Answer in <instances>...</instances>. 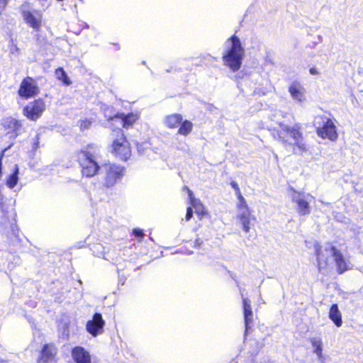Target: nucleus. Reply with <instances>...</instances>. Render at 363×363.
Listing matches in <instances>:
<instances>
[{"mask_svg":"<svg viewBox=\"0 0 363 363\" xmlns=\"http://www.w3.org/2000/svg\"><path fill=\"white\" fill-rule=\"evenodd\" d=\"M323 125L319 127V137L323 139H328L331 142H335L338 138L337 127L332 119V115L325 112L323 115L319 113Z\"/></svg>","mask_w":363,"mask_h":363,"instance_id":"nucleus-6","label":"nucleus"},{"mask_svg":"<svg viewBox=\"0 0 363 363\" xmlns=\"http://www.w3.org/2000/svg\"><path fill=\"white\" fill-rule=\"evenodd\" d=\"M39 140H40V134L38 133V134H36V135L35 137V141L33 142V146H32L33 151H36L39 148V147H40Z\"/></svg>","mask_w":363,"mask_h":363,"instance_id":"nucleus-29","label":"nucleus"},{"mask_svg":"<svg viewBox=\"0 0 363 363\" xmlns=\"http://www.w3.org/2000/svg\"><path fill=\"white\" fill-rule=\"evenodd\" d=\"M190 203H191V206L195 208V211H198V207L203 208V205L201 203V201L196 198H191V201H190Z\"/></svg>","mask_w":363,"mask_h":363,"instance_id":"nucleus-26","label":"nucleus"},{"mask_svg":"<svg viewBox=\"0 0 363 363\" xmlns=\"http://www.w3.org/2000/svg\"><path fill=\"white\" fill-rule=\"evenodd\" d=\"M318 350H319V359H320L321 357V352H322V349H321V347L320 345H319Z\"/></svg>","mask_w":363,"mask_h":363,"instance_id":"nucleus-43","label":"nucleus"},{"mask_svg":"<svg viewBox=\"0 0 363 363\" xmlns=\"http://www.w3.org/2000/svg\"><path fill=\"white\" fill-rule=\"evenodd\" d=\"M45 110V104L41 99L28 103L23 108V114L30 121H36L41 117Z\"/></svg>","mask_w":363,"mask_h":363,"instance_id":"nucleus-7","label":"nucleus"},{"mask_svg":"<svg viewBox=\"0 0 363 363\" xmlns=\"http://www.w3.org/2000/svg\"><path fill=\"white\" fill-rule=\"evenodd\" d=\"M89 124H90V122L84 121V122H83V123H82V127H83L84 128H88Z\"/></svg>","mask_w":363,"mask_h":363,"instance_id":"nucleus-41","label":"nucleus"},{"mask_svg":"<svg viewBox=\"0 0 363 363\" xmlns=\"http://www.w3.org/2000/svg\"><path fill=\"white\" fill-rule=\"evenodd\" d=\"M24 18L27 23L32 28L38 29L40 26V21L30 12L25 11L23 13Z\"/></svg>","mask_w":363,"mask_h":363,"instance_id":"nucleus-22","label":"nucleus"},{"mask_svg":"<svg viewBox=\"0 0 363 363\" xmlns=\"http://www.w3.org/2000/svg\"><path fill=\"white\" fill-rule=\"evenodd\" d=\"M265 62H266V63H269V64H271V65L274 64L272 60L271 59V57L269 56H267L266 57Z\"/></svg>","mask_w":363,"mask_h":363,"instance_id":"nucleus-36","label":"nucleus"},{"mask_svg":"<svg viewBox=\"0 0 363 363\" xmlns=\"http://www.w3.org/2000/svg\"><path fill=\"white\" fill-rule=\"evenodd\" d=\"M125 168L116 164H105L101 166L103 185L111 188L121 182L124 176Z\"/></svg>","mask_w":363,"mask_h":363,"instance_id":"nucleus-4","label":"nucleus"},{"mask_svg":"<svg viewBox=\"0 0 363 363\" xmlns=\"http://www.w3.org/2000/svg\"><path fill=\"white\" fill-rule=\"evenodd\" d=\"M230 186L235 191L236 194H240V190L239 186L236 182L232 181L230 182Z\"/></svg>","mask_w":363,"mask_h":363,"instance_id":"nucleus-31","label":"nucleus"},{"mask_svg":"<svg viewBox=\"0 0 363 363\" xmlns=\"http://www.w3.org/2000/svg\"><path fill=\"white\" fill-rule=\"evenodd\" d=\"M194 243H195V246H198V247H199V246H201V245H202L203 241H202V240H201L200 239H196V240H195Z\"/></svg>","mask_w":363,"mask_h":363,"instance_id":"nucleus-37","label":"nucleus"},{"mask_svg":"<svg viewBox=\"0 0 363 363\" xmlns=\"http://www.w3.org/2000/svg\"><path fill=\"white\" fill-rule=\"evenodd\" d=\"M314 251H315V255L316 256V259H318V243L317 242L314 243Z\"/></svg>","mask_w":363,"mask_h":363,"instance_id":"nucleus-40","label":"nucleus"},{"mask_svg":"<svg viewBox=\"0 0 363 363\" xmlns=\"http://www.w3.org/2000/svg\"><path fill=\"white\" fill-rule=\"evenodd\" d=\"M180 124L181 125L178 130L179 134L187 135L191 132L193 124L190 121L185 120L184 121H182Z\"/></svg>","mask_w":363,"mask_h":363,"instance_id":"nucleus-24","label":"nucleus"},{"mask_svg":"<svg viewBox=\"0 0 363 363\" xmlns=\"http://www.w3.org/2000/svg\"><path fill=\"white\" fill-rule=\"evenodd\" d=\"M182 119L181 114L174 113L166 116L164 123L168 128H174L182 123Z\"/></svg>","mask_w":363,"mask_h":363,"instance_id":"nucleus-20","label":"nucleus"},{"mask_svg":"<svg viewBox=\"0 0 363 363\" xmlns=\"http://www.w3.org/2000/svg\"><path fill=\"white\" fill-rule=\"evenodd\" d=\"M39 93L37 82L30 77H27L21 83L18 94L22 98L28 99L35 96Z\"/></svg>","mask_w":363,"mask_h":363,"instance_id":"nucleus-8","label":"nucleus"},{"mask_svg":"<svg viewBox=\"0 0 363 363\" xmlns=\"http://www.w3.org/2000/svg\"><path fill=\"white\" fill-rule=\"evenodd\" d=\"M291 199L294 203L297 206V210L301 215H306L310 213L309 199L310 195H306L304 193H300L295 191L294 189H291Z\"/></svg>","mask_w":363,"mask_h":363,"instance_id":"nucleus-9","label":"nucleus"},{"mask_svg":"<svg viewBox=\"0 0 363 363\" xmlns=\"http://www.w3.org/2000/svg\"><path fill=\"white\" fill-rule=\"evenodd\" d=\"M136 145L138 153L142 155L147 154V152L150 150V144L145 141L141 143H137Z\"/></svg>","mask_w":363,"mask_h":363,"instance_id":"nucleus-25","label":"nucleus"},{"mask_svg":"<svg viewBox=\"0 0 363 363\" xmlns=\"http://www.w3.org/2000/svg\"><path fill=\"white\" fill-rule=\"evenodd\" d=\"M56 353V348L52 344H45L41 350L40 357L38 362H50L54 359Z\"/></svg>","mask_w":363,"mask_h":363,"instance_id":"nucleus-15","label":"nucleus"},{"mask_svg":"<svg viewBox=\"0 0 363 363\" xmlns=\"http://www.w3.org/2000/svg\"><path fill=\"white\" fill-rule=\"evenodd\" d=\"M302 89H303L300 84L297 82H293L289 88V91L293 99L298 101H301L303 99V93Z\"/></svg>","mask_w":363,"mask_h":363,"instance_id":"nucleus-19","label":"nucleus"},{"mask_svg":"<svg viewBox=\"0 0 363 363\" xmlns=\"http://www.w3.org/2000/svg\"><path fill=\"white\" fill-rule=\"evenodd\" d=\"M188 189L189 197V199H190V201H191V198H195V197L194 196L193 191L189 189Z\"/></svg>","mask_w":363,"mask_h":363,"instance_id":"nucleus-39","label":"nucleus"},{"mask_svg":"<svg viewBox=\"0 0 363 363\" xmlns=\"http://www.w3.org/2000/svg\"><path fill=\"white\" fill-rule=\"evenodd\" d=\"M238 195V198L240 200V204L238 205L239 209H240L241 207L246 208L248 207L244 197L242 196L241 192L240 191V194H236Z\"/></svg>","mask_w":363,"mask_h":363,"instance_id":"nucleus-28","label":"nucleus"},{"mask_svg":"<svg viewBox=\"0 0 363 363\" xmlns=\"http://www.w3.org/2000/svg\"><path fill=\"white\" fill-rule=\"evenodd\" d=\"M4 125L6 128L11 130V132H9L8 133H11L10 138H16L20 134V130L22 128L21 123L12 118H8L5 121Z\"/></svg>","mask_w":363,"mask_h":363,"instance_id":"nucleus-17","label":"nucleus"},{"mask_svg":"<svg viewBox=\"0 0 363 363\" xmlns=\"http://www.w3.org/2000/svg\"><path fill=\"white\" fill-rule=\"evenodd\" d=\"M330 252L334 258L338 274H341L350 269V262L345 259L339 250L331 246Z\"/></svg>","mask_w":363,"mask_h":363,"instance_id":"nucleus-13","label":"nucleus"},{"mask_svg":"<svg viewBox=\"0 0 363 363\" xmlns=\"http://www.w3.org/2000/svg\"><path fill=\"white\" fill-rule=\"evenodd\" d=\"M133 234L134 235V236L135 238H138L140 240H141L143 239V238L144 237L143 230L140 228H135L133 230Z\"/></svg>","mask_w":363,"mask_h":363,"instance_id":"nucleus-27","label":"nucleus"},{"mask_svg":"<svg viewBox=\"0 0 363 363\" xmlns=\"http://www.w3.org/2000/svg\"><path fill=\"white\" fill-rule=\"evenodd\" d=\"M309 71L311 74H315L318 73L315 67H311Z\"/></svg>","mask_w":363,"mask_h":363,"instance_id":"nucleus-42","label":"nucleus"},{"mask_svg":"<svg viewBox=\"0 0 363 363\" xmlns=\"http://www.w3.org/2000/svg\"><path fill=\"white\" fill-rule=\"evenodd\" d=\"M329 318L337 327L342 325V315L337 304H333L329 311Z\"/></svg>","mask_w":363,"mask_h":363,"instance_id":"nucleus-18","label":"nucleus"},{"mask_svg":"<svg viewBox=\"0 0 363 363\" xmlns=\"http://www.w3.org/2000/svg\"><path fill=\"white\" fill-rule=\"evenodd\" d=\"M71 355L75 363H91L89 352L83 347L76 346L72 348Z\"/></svg>","mask_w":363,"mask_h":363,"instance_id":"nucleus-14","label":"nucleus"},{"mask_svg":"<svg viewBox=\"0 0 363 363\" xmlns=\"http://www.w3.org/2000/svg\"><path fill=\"white\" fill-rule=\"evenodd\" d=\"M110 121H115L117 122L119 125L123 126V128H128L132 125L133 123L135 121L136 118L133 113L125 115L123 113L116 114L113 117H110Z\"/></svg>","mask_w":363,"mask_h":363,"instance_id":"nucleus-16","label":"nucleus"},{"mask_svg":"<svg viewBox=\"0 0 363 363\" xmlns=\"http://www.w3.org/2000/svg\"><path fill=\"white\" fill-rule=\"evenodd\" d=\"M125 277L124 276H119L118 277V284L121 285H124L125 282Z\"/></svg>","mask_w":363,"mask_h":363,"instance_id":"nucleus-35","label":"nucleus"},{"mask_svg":"<svg viewBox=\"0 0 363 363\" xmlns=\"http://www.w3.org/2000/svg\"><path fill=\"white\" fill-rule=\"evenodd\" d=\"M8 3V0H0V14L6 8Z\"/></svg>","mask_w":363,"mask_h":363,"instance_id":"nucleus-32","label":"nucleus"},{"mask_svg":"<svg viewBox=\"0 0 363 363\" xmlns=\"http://www.w3.org/2000/svg\"><path fill=\"white\" fill-rule=\"evenodd\" d=\"M56 78L60 80L65 85L69 86L72 84V82L67 74L66 72L62 67H58L55 72Z\"/></svg>","mask_w":363,"mask_h":363,"instance_id":"nucleus-23","label":"nucleus"},{"mask_svg":"<svg viewBox=\"0 0 363 363\" xmlns=\"http://www.w3.org/2000/svg\"><path fill=\"white\" fill-rule=\"evenodd\" d=\"M242 298V308L245 320V336L249 333L252 326L253 313L251 306V301L248 298H245L241 294Z\"/></svg>","mask_w":363,"mask_h":363,"instance_id":"nucleus-12","label":"nucleus"},{"mask_svg":"<svg viewBox=\"0 0 363 363\" xmlns=\"http://www.w3.org/2000/svg\"><path fill=\"white\" fill-rule=\"evenodd\" d=\"M99 149L94 145H89L77 154V160L82 169V174L86 177H92L101 170L97 159Z\"/></svg>","mask_w":363,"mask_h":363,"instance_id":"nucleus-3","label":"nucleus"},{"mask_svg":"<svg viewBox=\"0 0 363 363\" xmlns=\"http://www.w3.org/2000/svg\"><path fill=\"white\" fill-rule=\"evenodd\" d=\"M203 208H201V207H198V211H196V213L198 214V215H203L204 213L203 211Z\"/></svg>","mask_w":363,"mask_h":363,"instance_id":"nucleus-38","label":"nucleus"},{"mask_svg":"<svg viewBox=\"0 0 363 363\" xmlns=\"http://www.w3.org/2000/svg\"><path fill=\"white\" fill-rule=\"evenodd\" d=\"M193 216V209L191 207H188L186 213V220L189 221Z\"/></svg>","mask_w":363,"mask_h":363,"instance_id":"nucleus-30","label":"nucleus"},{"mask_svg":"<svg viewBox=\"0 0 363 363\" xmlns=\"http://www.w3.org/2000/svg\"><path fill=\"white\" fill-rule=\"evenodd\" d=\"M105 321L102 318V315L99 313L94 314L91 320H89L86 323V328L89 333L94 337L102 333Z\"/></svg>","mask_w":363,"mask_h":363,"instance_id":"nucleus-11","label":"nucleus"},{"mask_svg":"<svg viewBox=\"0 0 363 363\" xmlns=\"http://www.w3.org/2000/svg\"><path fill=\"white\" fill-rule=\"evenodd\" d=\"M281 130L277 131L274 138L284 146L289 155L291 154L300 155L306 150L305 144L303 143L302 134L298 125L291 127L288 125L280 123Z\"/></svg>","mask_w":363,"mask_h":363,"instance_id":"nucleus-1","label":"nucleus"},{"mask_svg":"<svg viewBox=\"0 0 363 363\" xmlns=\"http://www.w3.org/2000/svg\"><path fill=\"white\" fill-rule=\"evenodd\" d=\"M4 151H2L0 153V175H1V176H2V168H3L2 159L4 157Z\"/></svg>","mask_w":363,"mask_h":363,"instance_id":"nucleus-34","label":"nucleus"},{"mask_svg":"<svg viewBox=\"0 0 363 363\" xmlns=\"http://www.w3.org/2000/svg\"><path fill=\"white\" fill-rule=\"evenodd\" d=\"M113 140L112 144V152L121 160H127L130 156V149L123 130L120 128L113 129Z\"/></svg>","mask_w":363,"mask_h":363,"instance_id":"nucleus-5","label":"nucleus"},{"mask_svg":"<svg viewBox=\"0 0 363 363\" xmlns=\"http://www.w3.org/2000/svg\"><path fill=\"white\" fill-rule=\"evenodd\" d=\"M311 342H312V345H313V352H314V353L318 354V342L316 341L315 339H313L311 340Z\"/></svg>","mask_w":363,"mask_h":363,"instance_id":"nucleus-33","label":"nucleus"},{"mask_svg":"<svg viewBox=\"0 0 363 363\" xmlns=\"http://www.w3.org/2000/svg\"><path fill=\"white\" fill-rule=\"evenodd\" d=\"M0 363H8L6 360L0 358Z\"/></svg>","mask_w":363,"mask_h":363,"instance_id":"nucleus-44","label":"nucleus"},{"mask_svg":"<svg viewBox=\"0 0 363 363\" xmlns=\"http://www.w3.org/2000/svg\"><path fill=\"white\" fill-rule=\"evenodd\" d=\"M244 57L245 48L240 38L234 34L225 43V51L222 57L223 64L233 72H236L240 69Z\"/></svg>","mask_w":363,"mask_h":363,"instance_id":"nucleus-2","label":"nucleus"},{"mask_svg":"<svg viewBox=\"0 0 363 363\" xmlns=\"http://www.w3.org/2000/svg\"><path fill=\"white\" fill-rule=\"evenodd\" d=\"M237 218L245 233H249L251 226L254 225L256 220V218L252 215L248 207H241L238 211Z\"/></svg>","mask_w":363,"mask_h":363,"instance_id":"nucleus-10","label":"nucleus"},{"mask_svg":"<svg viewBox=\"0 0 363 363\" xmlns=\"http://www.w3.org/2000/svg\"><path fill=\"white\" fill-rule=\"evenodd\" d=\"M19 169L17 164L15 165L13 172L11 174L7 179L6 184L9 189H13L18 182Z\"/></svg>","mask_w":363,"mask_h":363,"instance_id":"nucleus-21","label":"nucleus"}]
</instances>
